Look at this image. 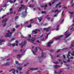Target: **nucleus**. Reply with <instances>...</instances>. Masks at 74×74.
<instances>
[{"mask_svg":"<svg viewBox=\"0 0 74 74\" xmlns=\"http://www.w3.org/2000/svg\"><path fill=\"white\" fill-rule=\"evenodd\" d=\"M38 49H39L42 51L41 56V57H37V58L39 60V62L41 63V62H42V58H45V57H46V54L45 53L43 52V51H42V50H41V48L39 47H38Z\"/></svg>","mask_w":74,"mask_h":74,"instance_id":"nucleus-1","label":"nucleus"},{"mask_svg":"<svg viewBox=\"0 0 74 74\" xmlns=\"http://www.w3.org/2000/svg\"><path fill=\"white\" fill-rule=\"evenodd\" d=\"M28 38H29L27 39L28 41H30L31 42H32V43L34 44V41L36 40V38H32V39L30 40V38H32V36H31V35H29L28 36Z\"/></svg>","mask_w":74,"mask_h":74,"instance_id":"nucleus-2","label":"nucleus"},{"mask_svg":"<svg viewBox=\"0 0 74 74\" xmlns=\"http://www.w3.org/2000/svg\"><path fill=\"white\" fill-rule=\"evenodd\" d=\"M6 35L5 36V37H11V35H12V32H10L9 30L8 31V33H6Z\"/></svg>","mask_w":74,"mask_h":74,"instance_id":"nucleus-3","label":"nucleus"},{"mask_svg":"<svg viewBox=\"0 0 74 74\" xmlns=\"http://www.w3.org/2000/svg\"><path fill=\"white\" fill-rule=\"evenodd\" d=\"M8 21V18H5L3 19V21H2V23H3L4 22V24L3 25V27L6 26V24H7V23H6V22H7Z\"/></svg>","mask_w":74,"mask_h":74,"instance_id":"nucleus-4","label":"nucleus"},{"mask_svg":"<svg viewBox=\"0 0 74 74\" xmlns=\"http://www.w3.org/2000/svg\"><path fill=\"white\" fill-rule=\"evenodd\" d=\"M70 53H71V52L69 51L68 52V55L67 56V57L68 58L67 60V62H70V59L69 58V57H70Z\"/></svg>","mask_w":74,"mask_h":74,"instance_id":"nucleus-5","label":"nucleus"},{"mask_svg":"<svg viewBox=\"0 0 74 74\" xmlns=\"http://www.w3.org/2000/svg\"><path fill=\"white\" fill-rule=\"evenodd\" d=\"M38 31L40 32V30L39 29H35V30L32 31V33H33V34H37Z\"/></svg>","mask_w":74,"mask_h":74,"instance_id":"nucleus-6","label":"nucleus"},{"mask_svg":"<svg viewBox=\"0 0 74 74\" xmlns=\"http://www.w3.org/2000/svg\"><path fill=\"white\" fill-rule=\"evenodd\" d=\"M61 66H59L58 65H55L53 66V67L54 69H58V68L60 67Z\"/></svg>","mask_w":74,"mask_h":74,"instance_id":"nucleus-7","label":"nucleus"},{"mask_svg":"<svg viewBox=\"0 0 74 74\" xmlns=\"http://www.w3.org/2000/svg\"><path fill=\"white\" fill-rule=\"evenodd\" d=\"M51 29V27H48V28H43V30H46V31L47 32H49V29Z\"/></svg>","mask_w":74,"mask_h":74,"instance_id":"nucleus-8","label":"nucleus"},{"mask_svg":"<svg viewBox=\"0 0 74 74\" xmlns=\"http://www.w3.org/2000/svg\"><path fill=\"white\" fill-rule=\"evenodd\" d=\"M13 71V72H12V73H13V74H15V71H16V70H14V69H11L9 70V72H11V71Z\"/></svg>","mask_w":74,"mask_h":74,"instance_id":"nucleus-9","label":"nucleus"},{"mask_svg":"<svg viewBox=\"0 0 74 74\" xmlns=\"http://www.w3.org/2000/svg\"><path fill=\"white\" fill-rule=\"evenodd\" d=\"M52 43H53V41L49 42L47 45V47H50L51 45L50 44H52Z\"/></svg>","mask_w":74,"mask_h":74,"instance_id":"nucleus-10","label":"nucleus"},{"mask_svg":"<svg viewBox=\"0 0 74 74\" xmlns=\"http://www.w3.org/2000/svg\"><path fill=\"white\" fill-rule=\"evenodd\" d=\"M27 43V42H26V40L24 42V43L23 44V45H21V48H23V46H25V45H26Z\"/></svg>","mask_w":74,"mask_h":74,"instance_id":"nucleus-11","label":"nucleus"},{"mask_svg":"<svg viewBox=\"0 0 74 74\" xmlns=\"http://www.w3.org/2000/svg\"><path fill=\"white\" fill-rule=\"evenodd\" d=\"M38 68H31L29 69L31 70H38Z\"/></svg>","mask_w":74,"mask_h":74,"instance_id":"nucleus-12","label":"nucleus"},{"mask_svg":"<svg viewBox=\"0 0 74 74\" xmlns=\"http://www.w3.org/2000/svg\"><path fill=\"white\" fill-rule=\"evenodd\" d=\"M5 40L4 39H0V45H1V43L2 42H5Z\"/></svg>","mask_w":74,"mask_h":74,"instance_id":"nucleus-13","label":"nucleus"},{"mask_svg":"<svg viewBox=\"0 0 74 74\" xmlns=\"http://www.w3.org/2000/svg\"><path fill=\"white\" fill-rule=\"evenodd\" d=\"M62 72V71H60L59 72H58V73H56V71H54V74H61V73Z\"/></svg>","mask_w":74,"mask_h":74,"instance_id":"nucleus-14","label":"nucleus"},{"mask_svg":"<svg viewBox=\"0 0 74 74\" xmlns=\"http://www.w3.org/2000/svg\"><path fill=\"white\" fill-rule=\"evenodd\" d=\"M63 36V35H61L60 36H58V37H57V38H56L55 39L56 40H59L60 39V38H61V37H62Z\"/></svg>","mask_w":74,"mask_h":74,"instance_id":"nucleus-15","label":"nucleus"},{"mask_svg":"<svg viewBox=\"0 0 74 74\" xmlns=\"http://www.w3.org/2000/svg\"><path fill=\"white\" fill-rule=\"evenodd\" d=\"M4 65L6 66H8L10 65L9 63L7 62L5 64H4Z\"/></svg>","mask_w":74,"mask_h":74,"instance_id":"nucleus-16","label":"nucleus"},{"mask_svg":"<svg viewBox=\"0 0 74 74\" xmlns=\"http://www.w3.org/2000/svg\"><path fill=\"white\" fill-rule=\"evenodd\" d=\"M61 2H60L59 3H58L56 5V8H57L58 7V6H59V5H60V4H61Z\"/></svg>","mask_w":74,"mask_h":74,"instance_id":"nucleus-17","label":"nucleus"},{"mask_svg":"<svg viewBox=\"0 0 74 74\" xmlns=\"http://www.w3.org/2000/svg\"><path fill=\"white\" fill-rule=\"evenodd\" d=\"M69 33H67L66 34H65V35L66 36V38H67V37H69V36H70L71 34H69Z\"/></svg>","mask_w":74,"mask_h":74,"instance_id":"nucleus-18","label":"nucleus"},{"mask_svg":"<svg viewBox=\"0 0 74 74\" xmlns=\"http://www.w3.org/2000/svg\"><path fill=\"white\" fill-rule=\"evenodd\" d=\"M17 69L19 70V71H21V70H22V68L20 67H18L17 68Z\"/></svg>","mask_w":74,"mask_h":74,"instance_id":"nucleus-19","label":"nucleus"},{"mask_svg":"<svg viewBox=\"0 0 74 74\" xmlns=\"http://www.w3.org/2000/svg\"><path fill=\"white\" fill-rule=\"evenodd\" d=\"M71 46L72 47H70V48L72 50H73L74 49L73 48V47L74 45H73V44H71Z\"/></svg>","mask_w":74,"mask_h":74,"instance_id":"nucleus-20","label":"nucleus"},{"mask_svg":"<svg viewBox=\"0 0 74 74\" xmlns=\"http://www.w3.org/2000/svg\"><path fill=\"white\" fill-rule=\"evenodd\" d=\"M50 34V33H48V34L47 35V37H46L45 38V39H47L48 38V35Z\"/></svg>","mask_w":74,"mask_h":74,"instance_id":"nucleus-21","label":"nucleus"},{"mask_svg":"<svg viewBox=\"0 0 74 74\" xmlns=\"http://www.w3.org/2000/svg\"><path fill=\"white\" fill-rule=\"evenodd\" d=\"M27 27L28 28L31 27H32V25L31 24H29V25H27Z\"/></svg>","mask_w":74,"mask_h":74,"instance_id":"nucleus-22","label":"nucleus"},{"mask_svg":"<svg viewBox=\"0 0 74 74\" xmlns=\"http://www.w3.org/2000/svg\"><path fill=\"white\" fill-rule=\"evenodd\" d=\"M42 19V18L41 17H39V18H38V19L40 21H41Z\"/></svg>","mask_w":74,"mask_h":74,"instance_id":"nucleus-23","label":"nucleus"},{"mask_svg":"<svg viewBox=\"0 0 74 74\" xmlns=\"http://www.w3.org/2000/svg\"><path fill=\"white\" fill-rule=\"evenodd\" d=\"M19 62L17 61H16V64H18V65H21V64H18Z\"/></svg>","mask_w":74,"mask_h":74,"instance_id":"nucleus-24","label":"nucleus"},{"mask_svg":"<svg viewBox=\"0 0 74 74\" xmlns=\"http://www.w3.org/2000/svg\"><path fill=\"white\" fill-rule=\"evenodd\" d=\"M27 9H28V8H27V7L25 9V12L26 14L27 13Z\"/></svg>","mask_w":74,"mask_h":74,"instance_id":"nucleus-25","label":"nucleus"},{"mask_svg":"<svg viewBox=\"0 0 74 74\" xmlns=\"http://www.w3.org/2000/svg\"><path fill=\"white\" fill-rule=\"evenodd\" d=\"M45 8V9H46V7H48V5L47 4L45 5H44V6H43Z\"/></svg>","mask_w":74,"mask_h":74,"instance_id":"nucleus-26","label":"nucleus"},{"mask_svg":"<svg viewBox=\"0 0 74 74\" xmlns=\"http://www.w3.org/2000/svg\"><path fill=\"white\" fill-rule=\"evenodd\" d=\"M21 55H21L20 54H18L17 55V57H19V58H21Z\"/></svg>","mask_w":74,"mask_h":74,"instance_id":"nucleus-27","label":"nucleus"},{"mask_svg":"<svg viewBox=\"0 0 74 74\" xmlns=\"http://www.w3.org/2000/svg\"><path fill=\"white\" fill-rule=\"evenodd\" d=\"M29 7H34V5H29Z\"/></svg>","mask_w":74,"mask_h":74,"instance_id":"nucleus-28","label":"nucleus"},{"mask_svg":"<svg viewBox=\"0 0 74 74\" xmlns=\"http://www.w3.org/2000/svg\"><path fill=\"white\" fill-rule=\"evenodd\" d=\"M16 0H14V1L13 2V1H11L10 3H15V1H16Z\"/></svg>","mask_w":74,"mask_h":74,"instance_id":"nucleus-29","label":"nucleus"},{"mask_svg":"<svg viewBox=\"0 0 74 74\" xmlns=\"http://www.w3.org/2000/svg\"><path fill=\"white\" fill-rule=\"evenodd\" d=\"M32 52H33V54H34V55H36V52L35 51H33V50H32Z\"/></svg>","mask_w":74,"mask_h":74,"instance_id":"nucleus-30","label":"nucleus"},{"mask_svg":"<svg viewBox=\"0 0 74 74\" xmlns=\"http://www.w3.org/2000/svg\"><path fill=\"white\" fill-rule=\"evenodd\" d=\"M5 9H4L3 8H1V10H0V12H1L2 10H3V11H5Z\"/></svg>","mask_w":74,"mask_h":74,"instance_id":"nucleus-31","label":"nucleus"},{"mask_svg":"<svg viewBox=\"0 0 74 74\" xmlns=\"http://www.w3.org/2000/svg\"><path fill=\"white\" fill-rule=\"evenodd\" d=\"M6 16V15H4L2 17L1 19H3V18H5V17Z\"/></svg>","mask_w":74,"mask_h":74,"instance_id":"nucleus-32","label":"nucleus"},{"mask_svg":"<svg viewBox=\"0 0 74 74\" xmlns=\"http://www.w3.org/2000/svg\"><path fill=\"white\" fill-rule=\"evenodd\" d=\"M20 25H17L16 26V29H17L18 27H19V26H20Z\"/></svg>","mask_w":74,"mask_h":74,"instance_id":"nucleus-33","label":"nucleus"},{"mask_svg":"<svg viewBox=\"0 0 74 74\" xmlns=\"http://www.w3.org/2000/svg\"><path fill=\"white\" fill-rule=\"evenodd\" d=\"M21 10H22V7H21L20 8L19 10H18V11H21Z\"/></svg>","mask_w":74,"mask_h":74,"instance_id":"nucleus-34","label":"nucleus"},{"mask_svg":"<svg viewBox=\"0 0 74 74\" xmlns=\"http://www.w3.org/2000/svg\"><path fill=\"white\" fill-rule=\"evenodd\" d=\"M50 55L51 56V59H52V60H53V56H52V55L51 54H50Z\"/></svg>","mask_w":74,"mask_h":74,"instance_id":"nucleus-35","label":"nucleus"},{"mask_svg":"<svg viewBox=\"0 0 74 74\" xmlns=\"http://www.w3.org/2000/svg\"><path fill=\"white\" fill-rule=\"evenodd\" d=\"M17 51L18 50H17L16 49L14 50V52H17Z\"/></svg>","mask_w":74,"mask_h":74,"instance_id":"nucleus-36","label":"nucleus"},{"mask_svg":"<svg viewBox=\"0 0 74 74\" xmlns=\"http://www.w3.org/2000/svg\"><path fill=\"white\" fill-rule=\"evenodd\" d=\"M15 31V29L14 28H13L12 29V32H14Z\"/></svg>","mask_w":74,"mask_h":74,"instance_id":"nucleus-37","label":"nucleus"},{"mask_svg":"<svg viewBox=\"0 0 74 74\" xmlns=\"http://www.w3.org/2000/svg\"><path fill=\"white\" fill-rule=\"evenodd\" d=\"M15 38H12L10 40V42H11V41H14V40H15Z\"/></svg>","mask_w":74,"mask_h":74,"instance_id":"nucleus-38","label":"nucleus"},{"mask_svg":"<svg viewBox=\"0 0 74 74\" xmlns=\"http://www.w3.org/2000/svg\"><path fill=\"white\" fill-rule=\"evenodd\" d=\"M18 17H19L18 16H16L15 18V19H18Z\"/></svg>","mask_w":74,"mask_h":74,"instance_id":"nucleus-39","label":"nucleus"},{"mask_svg":"<svg viewBox=\"0 0 74 74\" xmlns=\"http://www.w3.org/2000/svg\"><path fill=\"white\" fill-rule=\"evenodd\" d=\"M53 49H51L50 50V52H53Z\"/></svg>","mask_w":74,"mask_h":74,"instance_id":"nucleus-40","label":"nucleus"},{"mask_svg":"<svg viewBox=\"0 0 74 74\" xmlns=\"http://www.w3.org/2000/svg\"><path fill=\"white\" fill-rule=\"evenodd\" d=\"M74 59V57H73V56L71 57L70 58V59Z\"/></svg>","mask_w":74,"mask_h":74,"instance_id":"nucleus-41","label":"nucleus"},{"mask_svg":"<svg viewBox=\"0 0 74 74\" xmlns=\"http://www.w3.org/2000/svg\"><path fill=\"white\" fill-rule=\"evenodd\" d=\"M59 25H58L57 26V29H56L57 30H59V28H58V27H59Z\"/></svg>","mask_w":74,"mask_h":74,"instance_id":"nucleus-42","label":"nucleus"},{"mask_svg":"<svg viewBox=\"0 0 74 74\" xmlns=\"http://www.w3.org/2000/svg\"><path fill=\"white\" fill-rule=\"evenodd\" d=\"M58 9L56 10L55 11V13L57 12L58 11Z\"/></svg>","mask_w":74,"mask_h":74,"instance_id":"nucleus-43","label":"nucleus"},{"mask_svg":"<svg viewBox=\"0 0 74 74\" xmlns=\"http://www.w3.org/2000/svg\"><path fill=\"white\" fill-rule=\"evenodd\" d=\"M60 51V49L58 50V51H56L57 53H58V52H59Z\"/></svg>","mask_w":74,"mask_h":74,"instance_id":"nucleus-44","label":"nucleus"},{"mask_svg":"<svg viewBox=\"0 0 74 74\" xmlns=\"http://www.w3.org/2000/svg\"><path fill=\"white\" fill-rule=\"evenodd\" d=\"M12 46H13V47H15V44L14 43L12 45Z\"/></svg>","mask_w":74,"mask_h":74,"instance_id":"nucleus-45","label":"nucleus"},{"mask_svg":"<svg viewBox=\"0 0 74 74\" xmlns=\"http://www.w3.org/2000/svg\"><path fill=\"white\" fill-rule=\"evenodd\" d=\"M20 34H21V38H25V37L23 36V35H21V33H20Z\"/></svg>","mask_w":74,"mask_h":74,"instance_id":"nucleus-46","label":"nucleus"},{"mask_svg":"<svg viewBox=\"0 0 74 74\" xmlns=\"http://www.w3.org/2000/svg\"><path fill=\"white\" fill-rule=\"evenodd\" d=\"M50 19H51V18L49 17L47 18V19H48V21H49L50 20Z\"/></svg>","mask_w":74,"mask_h":74,"instance_id":"nucleus-47","label":"nucleus"},{"mask_svg":"<svg viewBox=\"0 0 74 74\" xmlns=\"http://www.w3.org/2000/svg\"><path fill=\"white\" fill-rule=\"evenodd\" d=\"M69 12L70 13V14H73V12Z\"/></svg>","mask_w":74,"mask_h":74,"instance_id":"nucleus-48","label":"nucleus"},{"mask_svg":"<svg viewBox=\"0 0 74 74\" xmlns=\"http://www.w3.org/2000/svg\"><path fill=\"white\" fill-rule=\"evenodd\" d=\"M45 12H46L45 11H42V14H44V13H45Z\"/></svg>","mask_w":74,"mask_h":74,"instance_id":"nucleus-49","label":"nucleus"},{"mask_svg":"<svg viewBox=\"0 0 74 74\" xmlns=\"http://www.w3.org/2000/svg\"><path fill=\"white\" fill-rule=\"evenodd\" d=\"M63 56L64 59H65V58H66V56H65V55H63Z\"/></svg>","mask_w":74,"mask_h":74,"instance_id":"nucleus-50","label":"nucleus"},{"mask_svg":"<svg viewBox=\"0 0 74 74\" xmlns=\"http://www.w3.org/2000/svg\"><path fill=\"white\" fill-rule=\"evenodd\" d=\"M29 71H30V70H28V71L27 72L26 74H29Z\"/></svg>","mask_w":74,"mask_h":74,"instance_id":"nucleus-51","label":"nucleus"},{"mask_svg":"<svg viewBox=\"0 0 74 74\" xmlns=\"http://www.w3.org/2000/svg\"><path fill=\"white\" fill-rule=\"evenodd\" d=\"M24 51V49H21V50H20V52H22V51Z\"/></svg>","mask_w":74,"mask_h":74,"instance_id":"nucleus-52","label":"nucleus"},{"mask_svg":"<svg viewBox=\"0 0 74 74\" xmlns=\"http://www.w3.org/2000/svg\"><path fill=\"white\" fill-rule=\"evenodd\" d=\"M30 21H31V22H33L34 21H33V19H31L30 20Z\"/></svg>","mask_w":74,"mask_h":74,"instance_id":"nucleus-53","label":"nucleus"},{"mask_svg":"<svg viewBox=\"0 0 74 74\" xmlns=\"http://www.w3.org/2000/svg\"><path fill=\"white\" fill-rule=\"evenodd\" d=\"M71 66H69L68 67V69H71Z\"/></svg>","mask_w":74,"mask_h":74,"instance_id":"nucleus-54","label":"nucleus"},{"mask_svg":"<svg viewBox=\"0 0 74 74\" xmlns=\"http://www.w3.org/2000/svg\"><path fill=\"white\" fill-rule=\"evenodd\" d=\"M13 14H16V11H14V12H13Z\"/></svg>","mask_w":74,"mask_h":74,"instance_id":"nucleus-55","label":"nucleus"},{"mask_svg":"<svg viewBox=\"0 0 74 74\" xmlns=\"http://www.w3.org/2000/svg\"><path fill=\"white\" fill-rule=\"evenodd\" d=\"M36 42H37L38 43H40V42L39 40L36 41Z\"/></svg>","mask_w":74,"mask_h":74,"instance_id":"nucleus-56","label":"nucleus"},{"mask_svg":"<svg viewBox=\"0 0 74 74\" xmlns=\"http://www.w3.org/2000/svg\"><path fill=\"white\" fill-rule=\"evenodd\" d=\"M49 5H50V6H51V3H49Z\"/></svg>","mask_w":74,"mask_h":74,"instance_id":"nucleus-57","label":"nucleus"},{"mask_svg":"<svg viewBox=\"0 0 74 74\" xmlns=\"http://www.w3.org/2000/svg\"><path fill=\"white\" fill-rule=\"evenodd\" d=\"M25 24L27 25V24H28V22L26 21V22H25Z\"/></svg>","mask_w":74,"mask_h":74,"instance_id":"nucleus-58","label":"nucleus"},{"mask_svg":"<svg viewBox=\"0 0 74 74\" xmlns=\"http://www.w3.org/2000/svg\"><path fill=\"white\" fill-rule=\"evenodd\" d=\"M10 11H11L12 10V8H10Z\"/></svg>","mask_w":74,"mask_h":74,"instance_id":"nucleus-59","label":"nucleus"},{"mask_svg":"<svg viewBox=\"0 0 74 74\" xmlns=\"http://www.w3.org/2000/svg\"><path fill=\"white\" fill-rule=\"evenodd\" d=\"M57 58H58V57H60V55H58L57 56Z\"/></svg>","mask_w":74,"mask_h":74,"instance_id":"nucleus-60","label":"nucleus"},{"mask_svg":"<svg viewBox=\"0 0 74 74\" xmlns=\"http://www.w3.org/2000/svg\"><path fill=\"white\" fill-rule=\"evenodd\" d=\"M64 11H63L62 12V15H63V13H64Z\"/></svg>","mask_w":74,"mask_h":74,"instance_id":"nucleus-61","label":"nucleus"},{"mask_svg":"<svg viewBox=\"0 0 74 74\" xmlns=\"http://www.w3.org/2000/svg\"><path fill=\"white\" fill-rule=\"evenodd\" d=\"M72 17H73V15H70V18H72Z\"/></svg>","mask_w":74,"mask_h":74,"instance_id":"nucleus-62","label":"nucleus"},{"mask_svg":"<svg viewBox=\"0 0 74 74\" xmlns=\"http://www.w3.org/2000/svg\"><path fill=\"white\" fill-rule=\"evenodd\" d=\"M16 44H18V41L16 40Z\"/></svg>","mask_w":74,"mask_h":74,"instance_id":"nucleus-63","label":"nucleus"},{"mask_svg":"<svg viewBox=\"0 0 74 74\" xmlns=\"http://www.w3.org/2000/svg\"><path fill=\"white\" fill-rule=\"evenodd\" d=\"M72 43H74V40H73V41H72L71 42Z\"/></svg>","mask_w":74,"mask_h":74,"instance_id":"nucleus-64","label":"nucleus"}]
</instances>
